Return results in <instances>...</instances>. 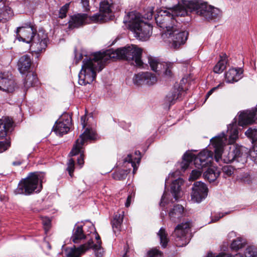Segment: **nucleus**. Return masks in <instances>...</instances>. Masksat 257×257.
<instances>
[{"label": "nucleus", "mask_w": 257, "mask_h": 257, "mask_svg": "<svg viewBox=\"0 0 257 257\" xmlns=\"http://www.w3.org/2000/svg\"><path fill=\"white\" fill-rule=\"evenodd\" d=\"M142 49L134 45H127L115 50H107L103 53H95L83 60L78 75V83L85 85L92 83L96 73L100 71L111 59H122L138 67L143 65L141 60Z\"/></svg>", "instance_id": "f257e3e1"}, {"label": "nucleus", "mask_w": 257, "mask_h": 257, "mask_svg": "<svg viewBox=\"0 0 257 257\" xmlns=\"http://www.w3.org/2000/svg\"><path fill=\"white\" fill-rule=\"evenodd\" d=\"M227 134L226 135L222 132L210 140L211 145L214 149V159L216 162H219L222 160L225 163H230L235 161L234 153L232 150L229 152L227 155L224 152L222 157L224 147L226 144H233L238 138V132L235 123L228 125Z\"/></svg>", "instance_id": "f03ea898"}, {"label": "nucleus", "mask_w": 257, "mask_h": 257, "mask_svg": "<svg viewBox=\"0 0 257 257\" xmlns=\"http://www.w3.org/2000/svg\"><path fill=\"white\" fill-rule=\"evenodd\" d=\"M213 153L207 149L201 151L196 157L192 153H186L183 155L181 168L184 171L188 167L190 162L194 160V164L197 169L192 171L189 179L195 180L201 176L203 168L211 163L213 159Z\"/></svg>", "instance_id": "7ed1b4c3"}, {"label": "nucleus", "mask_w": 257, "mask_h": 257, "mask_svg": "<svg viewBox=\"0 0 257 257\" xmlns=\"http://www.w3.org/2000/svg\"><path fill=\"white\" fill-rule=\"evenodd\" d=\"M123 23L135 37L140 40L146 41L152 35V26L145 23L140 13L136 11L128 13L124 17Z\"/></svg>", "instance_id": "20e7f679"}, {"label": "nucleus", "mask_w": 257, "mask_h": 257, "mask_svg": "<svg viewBox=\"0 0 257 257\" xmlns=\"http://www.w3.org/2000/svg\"><path fill=\"white\" fill-rule=\"evenodd\" d=\"M36 32V29L29 28L16 30V38L19 41L31 43V47L39 52L47 47V36L42 32H39L37 34Z\"/></svg>", "instance_id": "39448f33"}, {"label": "nucleus", "mask_w": 257, "mask_h": 257, "mask_svg": "<svg viewBox=\"0 0 257 257\" xmlns=\"http://www.w3.org/2000/svg\"><path fill=\"white\" fill-rule=\"evenodd\" d=\"M44 178L43 173H31L28 176L22 180L15 190V194L29 195L34 192L38 193L42 188V183Z\"/></svg>", "instance_id": "423d86ee"}, {"label": "nucleus", "mask_w": 257, "mask_h": 257, "mask_svg": "<svg viewBox=\"0 0 257 257\" xmlns=\"http://www.w3.org/2000/svg\"><path fill=\"white\" fill-rule=\"evenodd\" d=\"M44 178L43 173H31L28 176L22 180L15 190V194L29 195L34 192L38 193L42 188V183Z\"/></svg>", "instance_id": "0eeeda50"}, {"label": "nucleus", "mask_w": 257, "mask_h": 257, "mask_svg": "<svg viewBox=\"0 0 257 257\" xmlns=\"http://www.w3.org/2000/svg\"><path fill=\"white\" fill-rule=\"evenodd\" d=\"M184 4L190 12H195L206 20H215L220 18L222 15L219 9L208 5L201 0H191Z\"/></svg>", "instance_id": "6e6552de"}, {"label": "nucleus", "mask_w": 257, "mask_h": 257, "mask_svg": "<svg viewBox=\"0 0 257 257\" xmlns=\"http://www.w3.org/2000/svg\"><path fill=\"white\" fill-rule=\"evenodd\" d=\"M188 33L186 31H180L176 25L162 34L165 41L169 44L170 47L174 49H179L184 45L188 39Z\"/></svg>", "instance_id": "1a4fd4ad"}, {"label": "nucleus", "mask_w": 257, "mask_h": 257, "mask_svg": "<svg viewBox=\"0 0 257 257\" xmlns=\"http://www.w3.org/2000/svg\"><path fill=\"white\" fill-rule=\"evenodd\" d=\"M96 138V134L91 128H87L83 134H82L70 152V156H73L80 154V157L77 159V164L81 168L84 164V154L82 150V147L84 143L87 140H94Z\"/></svg>", "instance_id": "9d476101"}, {"label": "nucleus", "mask_w": 257, "mask_h": 257, "mask_svg": "<svg viewBox=\"0 0 257 257\" xmlns=\"http://www.w3.org/2000/svg\"><path fill=\"white\" fill-rule=\"evenodd\" d=\"M91 233L94 236L95 234H97L93 224H90L89 226L84 225L83 226L76 224L73 228L71 239L74 243H78L84 239H87L88 241L90 239L89 236Z\"/></svg>", "instance_id": "9b49d317"}, {"label": "nucleus", "mask_w": 257, "mask_h": 257, "mask_svg": "<svg viewBox=\"0 0 257 257\" xmlns=\"http://www.w3.org/2000/svg\"><path fill=\"white\" fill-rule=\"evenodd\" d=\"M176 16L174 13L171 14L166 10H161L155 15L156 22L159 27L168 31L175 26L176 21L174 16Z\"/></svg>", "instance_id": "f8f14e48"}, {"label": "nucleus", "mask_w": 257, "mask_h": 257, "mask_svg": "<svg viewBox=\"0 0 257 257\" xmlns=\"http://www.w3.org/2000/svg\"><path fill=\"white\" fill-rule=\"evenodd\" d=\"M188 1L181 0H160L161 5L166 9L171 10L176 16L184 17L188 15L189 10L185 6L184 2Z\"/></svg>", "instance_id": "ddd939ff"}, {"label": "nucleus", "mask_w": 257, "mask_h": 257, "mask_svg": "<svg viewBox=\"0 0 257 257\" xmlns=\"http://www.w3.org/2000/svg\"><path fill=\"white\" fill-rule=\"evenodd\" d=\"M190 222H186L178 224L175 228L173 233L177 246H183L187 244L189 239L187 237L190 229Z\"/></svg>", "instance_id": "4468645a"}, {"label": "nucleus", "mask_w": 257, "mask_h": 257, "mask_svg": "<svg viewBox=\"0 0 257 257\" xmlns=\"http://www.w3.org/2000/svg\"><path fill=\"white\" fill-rule=\"evenodd\" d=\"M208 188L207 186L201 181L195 182L192 188L191 200L194 203H199L207 196Z\"/></svg>", "instance_id": "2eb2a0df"}, {"label": "nucleus", "mask_w": 257, "mask_h": 257, "mask_svg": "<svg viewBox=\"0 0 257 257\" xmlns=\"http://www.w3.org/2000/svg\"><path fill=\"white\" fill-rule=\"evenodd\" d=\"M71 115L67 113H64L55 122L53 131L57 135L62 136L68 133L72 124Z\"/></svg>", "instance_id": "dca6fc26"}, {"label": "nucleus", "mask_w": 257, "mask_h": 257, "mask_svg": "<svg viewBox=\"0 0 257 257\" xmlns=\"http://www.w3.org/2000/svg\"><path fill=\"white\" fill-rule=\"evenodd\" d=\"M148 63L152 70L158 72L159 74L163 72L166 76H171L172 73V64L161 62L158 58L152 56H148Z\"/></svg>", "instance_id": "f3484780"}, {"label": "nucleus", "mask_w": 257, "mask_h": 257, "mask_svg": "<svg viewBox=\"0 0 257 257\" xmlns=\"http://www.w3.org/2000/svg\"><path fill=\"white\" fill-rule=\"evenodd\" d=\"M16 83L12 74L9 72H0V90L6 92H13Z\"/></svg>", "instance_id": "a211bd4d"}, {"label": "nucleus", "mask_w": 257, "mask_h": 257, "mask_svg": "<svg viewBox=\"0 0 257 257\" xmlns=\"http://www.w3.org/2000/svg\"><path fill=\"white\" fill-rule=\"evenodd\" d=\"M257 119V108L240 111L239 114L238 125L243 126L254 122Z\"/></svg>", "instance_id": "6ab92c4d"}, {"label": "nucleus", "mask_w": 257, "mask_h": 257, "mask_svg": "<svg viewBox=\"0 0 257 257\" xmlns=\"http://www.w3.org/2000/svg\"><path fill=\"white\" fill-rule=\"evenodd\" d=\"M157 81L156 76L151 72H146L138 73L135 75L133 81L135 84H147L151 85Z\"/></svg>", "instance_id": "aec40b11"}, {"label": "nucleus", "mask_w": 257, "mask_h": 257, "mask_svg": "<svg viewBox=\"0 0 257 257\" xmlns=\"http://www.w3.org/2000/svg\"><path fill=\"white\" fill-rule=\"evenodd\" d=\"M88 17L86 14H77L71 16L69 20L70 29L78 28L88 23Z\"/></svg>", "instance_id": "412c9836"}, {"label": "nucleus", "mask_w": 257, "mask_h": 257, "mask_svg": "<svg viewBox=\"0 0 257 257\" xmlns=\"http://www.w3.org/2000/svg\"><path fill=\"white\" fill-rule=\"evenodd\" d=\"M89 244L84 243L78 247H67L65 249V254L66 257H80V256L88 250Z\"/></svg>", "instance_id": "4be33fe9"}, {"label": "nucleus", "mask_w": 257, "mask_h": 257, "mask_svg": "<svg viewBox=\"0 0 257 257\" xmlns=\"http://www.w3.org/2000/svg\"><path fill=\"white\" fill-rule=\"evenodd\" d=\"M94 237L97 240L96 244H94L92 236L90 237V239H89L85 244H89V247L88 248V250L92 249L97 257H102L104 253V251L101 246L100 237L98 234H95Z\"/></svg>", "instance_id": "5701e85b"}, {"label": "nucleus", "mask_w": 257, "mask_h": 257, "mask_svg": "<svg viewBox=\"0 0 257 257\" xmlns=\"http://www.w3.org/2000/svg\"><path fill=\"white\" fill-rule=\"evenodd\" d=\"M32 65V59L30 55H25L22 56L18 62V69L22 74L29 71Z\"/></svg>", "instance_id": "b1692460"}, {"label": "nucleus", "mask_w": 257, "mask_h": 257, "mask_svg": "<svg viewBox=\"0 0 257 257\" xmlns=\"http://www.w3.org/2000/svg\"><path fill=\"white\" fill-rule=\"evenodd\" d=\"M183 88L180 86H175L166 95L165 101L169 106L174 104L180 97Z\"/></svg>", "instance_id": "393cba45"}, {"label": "nucleus", "mask_w": 257, "mask_h": 257, "mask_svg": "<svg viewBox=\"0 0 257 257\" xmlns=\"http://www.w3.org/2000/svg\"><path fill=\"white\" fill-rule=\"evenodd\" d=\"M242 72L240 69L231 68L225 73V80L227 83L237 82L241 78Z\"/></svg>", "instance_id": "a878e982"}, {"label": "nucleus", "mask_w": 257, "mask_h": 257, "mask_svg": "<svg viewBox=\"0 0 257 257\" xmlns=\"http://www.w3.org/2000/svg\"><path fill=\"white\" fill-rule=\"evenodd\" d=\"M235 161L237 162H244L247 157V149L242 146H235L232 148Z\"/></svg>", "instance_id": "bb28decb"}, {"label": "nucleus", "mask_w": 257, "mask_h": 257, "mask_svg": "<svg viewBox=\"0 0 257 257\" xmlns=\"http://www.w3.org/2000/svg\"><path fill=\"white\" fill-rule=\"evenodd\" d=\"M12 119L9 117L0 119V139L5 137L8 131L12 127Z\"/></svg>", "instance_id": "cd10ccee"}, {"label": "nucleus", "mask_w": 257, "mask_h": 257, "mask_svg": "<svg viewBox=\"0 0 257 257\" xmlns=\"http://www.w3.org/2000/svg\"><path fill=\"white\" fill-rule=\"evenodd\" d=\"M184 209V207L181 205H175L169 213L170 219L174 222L177 221L183 216Z\"/></svg>", "instance_id": "c85d7f7f"}, {"label": "nucleus", "mask_w": 257, "mask_h": 257, "mask_svg": "<svg viewBox=\"0 0 257 257\" xmlns=\"http://www.w3.org/2000/svg\"><path fill=\"white\" fill-rule=\"evenodd\" d=\"M219 170L215 167L208 168L204 173V178L209 182H214L218 177L220 174Z\"/></svg>", "instance_id": "c756f323"}, {"label": "nucleus", "mask_w": 257, "mask_h": 257, "mask_svg": "<svg viewBox=\"0 0 257 257\" xmlns=\"http://www.w3.org/2000/svg\"><path fill=\"white\" fill-rule=\"evenodd\" d=\"M14 14L11 7L4 6L0 8V20L4 22L8 21L14 16Z\"/></svg>", "instance_id": "7c9ffc66"}, {"label": "nucleus", "mask_w": 257, "mask_h": 257, "mask_svg": "<svg viewBox=\"0 0 257 257\" xmlns=\"http://www.w3.org/2000/svg\"><path fill=\"white\" fill-rule=\"evenodd\" d=\"M184 181L182 179L178 178L173 181L171 190L174 196V198L177 200L179 198V194L181 190V186L183 184Z\"/></svg>", "instance_id": "2f4dec72"}, {"label": "nucleus", "mask_w": 257, "mask_h": 257, "mask_svg": "<svg viewBox=\"0 0 257 257\" xmlns=\"http://www.w3.org/2000/svg\"><path fill=\"white\" fill-rule=\"evenodd\" d=\"M113 3L112 0H103L100 4V11L103 13V16H106V15H110L111 16L112 7Z\"/></svg>", "instance_id": "473e14b6"}, {"label": "nucleus", "mask_w": 257, "mask_h": 257, "mask_svg": "<svg viewBox=\"0 0 257 257\" xmlns=\"http://www.w3.org/2000/svg\"><path fill=\"white\" fill-rule=\"evenodd\" d=\"M123 218V212L115 214L111 221L112 227L114 232L120 231Z\"/></svg>", "instance_id": "72a5a7b5"}, {"label": "nucleus", "mask_w": 257, "mask_h": 257, "mask_svg": "<svg viewBox=\"0 0 257 257\" xmlns=\"http://www.w3.org/2000/svg\"><path fill=\"white\" fill-rule=\"evenodd\" d=\"M38 82V78L33 72L28 73L25 79L24 84L26 88L35 86Z\"/></svg>", "instance_id": "f704fd0d"}, {"label": "nucleus", "mask_w": 257, "mask_h": 257, "mask_svg": "<svg viewBox=\"0 0 257 257\" xmlns=\"http://www.w3.org/2000/svg\"><path fill=\"white\" fill-rule=\"evenodd\" d=\"M226 55L223 54L220 56V59L214 66L213 71L216 73H221L226 68L227 64Z\"/></svg>", "instance_id": "c9c22d12"}, {"label": "nucleus", "mask_w": 257, "mask_h": 257, "mask_svg": "<svg viewBox=\"0 0 257 257\" xmlns=\"http://www.w3.org/2000/svg\"><path fill=\"white\" fill-rule=\"evenodd\" d=\"M159 236L160 243L163 248H165L168 242V234L163 227H161L158 233Z\"/></svg>", "instance_id": "e433bc0d"}, {"label": "nucleus", "mask_w": 257, "mask_h": 257, "mask_svg": "<svg viewBox=\"0 0 257 257\" xmlns=\"http://www.w3.org/2000/svg\"><path fill=\"white\" fill-rule=\"evenodd\" d=\"M245 243L246 242L244 239L241 237H237L232 242L231 248L232 249L237 250L243 247Z\"/></svg>", "instance_id": "4c0bfd02"}, {"label": "nucleus", "mask_w": 257, "mask_h": 257, "mask_svg": "<svg viewBox=\"0 0 257 257\" xmlns=\"http://www.w3.org/2000/svg\"><path fill=\"white\" fill-rule=\"evenodd\" d=\"M245 135L251 140L252 144L257 142V128H249L245 133Z\"/></svg>", "instance_id": "58836bf2"}, {"label": "nucleus", "mask_w": 257, "mask_h": 257, "mask_svg": "<svg viewBox=\"0 0 257 257\" xmlns=\"http://www.w3.org/2000/svg\"><path fill=\"white\" fill-rule=\"evenodd\" d=\"M140 161V158L137 159L135 158V160H134L132 158V155L131 154H128L126 158L124 159V162H128L131 164L132 167H133V173H135L136 170H137L138 167L137 166L136 163L138 164H139Z\"/></svg>", "instance_id": "ea45409f"}, {"label": "nucleus", "mask_w": 257, "mask_h": 257, "mask_svg": "<svg viewBox=\"0 0 257 257\" xmlns=\"http://www.w3.org/2000/svg\"><path fill=\"white\" fill-rule=\"evenodd\" d=\"M223 177L226 178L231 177L234 172V168L230 165L224 166L222 168Z\"/></svg>", "instance_id": "a19ab883"}, {"label": "nucleus", "mask_w": 257, "mask_h": 257, "mask_svg": "<svg viewBox=\"0 0 257 257\" xmlns=\"http://www.w3.org/2000/svg\"><path fill=\"white\" fill-rule=\"evenodd\" d=\"M245 257H254L257 255V249L253 246L247 247L244 251Z\"/></svg>", "instance_id": "79ce46f5"}, {"label": "nucleus", "mask_w": 257, "mask_h": 257, "mask_svg": "<svg viewBox=\"0 0 257 257\" xmlns=\"http://www.w3.org/2000/svg\"><path fill=\"white\" fill-rule=\"evenodd\" d=\"M69 6L70 3H67L60 8L59 11V18L63 19L66 17Z\"/></svg>", "instance_id": "37998d69"}, {"label": "nucleus", "mask_w": 257, "mask_h": 257, "mask_svg": "<svg viewBox=\"0 0 257 257\" xmlns=\"http://www.w3.org/2000/svg\"><path fill=\"white\" fill-rule=\"evenodd\" d=\"M206 257H243L240 253H237L234 255L225 253H220L218 255L215 256L212 252H208Z\"/></svg>", "instance_id": "c03bdc74"}, {"label": "nucleus", "mask_w": 257, "mask_h": 257, "mask_svg": "<svg viewBox=\"0 0 257 257\" xmlns=\"http://www.w3.org/2000/svg\"><path fill=\"white\" fill-rule=\"evenodd\" d=\"M74 160L73 159H70L67 163V171L69 175L72 177L73 175V171L75 168Z\"/></svg>", "instance_id": "a18cd8bd"}, {"label": "nucleus", "mask_w": 257, "mask_h": 257, "mask_svg": "<svg viewBox=\"0 0 257 257\" xmlns=\"http://www.w3.org/2000/svg\"><path fill=\"white\" fill-rule=\"evenodd\" d=\"M249 156L252 160L257 164V143L254 144L250 150Z\"/></svg>", "instance_id": "49530a36"}, {"label": "nucleus", "mask_w": 257, "mask_h": 257, "mask_svg": "<svg viewBox=\"0 0 257 257\" xmlns=\"http://www.w3.org/2000/svg\"><path fill=\"white\" fill-rule=\"evenodd\" d=\"M162 254L160 250L155 248L148 252L147 257H162Z\"/></svg>", "instance_id": "de8ad7c7"}, {"label": "nucleus", "mask_w": 257, "mask_h": 257, "mask_svg": "<svg viewBox=\"0 0 257 257\" xmlns=\"http://www.w3.org/2000/svg\"><path fill=\"white\" fill-rule=\"evenodd\" d=\"M42 223L43 225L44 229L45 230V232L47 234L51 228V221L49 218L45 217L43 218Z\"/></svg>", "instance_id": "09e8293b"}, {"label": "nucleus", "mask_w": 257, "mask_h": 257, "mask_svg": "<svg viewBox=\"0 0 257 257\" xmlns=\"http://www.w3.org/2000/svg\"><path fill=\"white\" fill-rule=\"evenodd\" d=\"M11 142L9 140L6 139L4 141L0 142V153H3L8 149L10 147Z\"/></svg>", "instance_id": "8fccbe9b"}, {"label": "nucleus", "mask_w": 257, "mask_h": 257, "mask_svg": "<svg viewBox=\"0 0 257 257\" xmlns=\"http://www.w3.org/2000/svg\"><path fill=\"white\" fill-rule=\"evenodd\" d=\"M127 175V171L124 170H121L113 174V178L115 179L123 180L125 178Z\"/></svg>", "instance_id": "3c124183"}, {"label": "nucleus", "mask_w": 257, "mask_h": 257, "mask_svg": "<svg viewBox=\"0 0 257 257\" xmlns=\"http://www.w3.org/2000/svg\"><path fill=\"white\" fill-rule=\"evenodd\" d=\"M29 28L32 29H36L33 23H32L31 22H28L23 24L21 27H18L17 30H20L21 29H29Z\"/></svg>", "instance_id": "603ef678"}, {"label": "nucleus", "mask_w": 257, "mask_h": 257, "mask_svg": "<svg viewBox=\"0 0 257 257\" xmlns=\"http://www.w3.org/2000/svg\"><path fill=\"white\" fill-rule=\"evenodd\" d=\"M81 3L83 8L85 11L89 10V0H81Z\"/></svg>", "instance_id": "864d4df0"}, {"label": "nucleus", "mask_w": 257, "mask_h": 257, "mask_svg": "<svg viewBox=\"0 0 257 257\" xmlns=\"http://www.w3.org/2000/svg\"><path fill=\"white\" fill-rule=\"evenodd\" d=\"M222 86V84H219V85H218L216 87H214L213 88H212V89H211L206 94V98H205V100H206V99L212 94V93L215 91L217 89H218L219 87Z\"/></svg>", "instance_id": "5fc2aeb1"}, {"label": "nucleus", "mask_w": 257, "mask_h": 257, "mask_svg": "<svg viewBox=\"0 0 257 257\" xmlns=\"http://www.w3.org/2000/svg\"><path fill=\"white\" fill-rule=\"evenodd\" d=\"M134 198V194H131V195H130L127 196L126 202L125 203V207H128L130 206V205L131 204V202Z\"/></svg>", "instance_id": "6e6d98bb"}, {"label": "nucleus", "mask_w": 257, "mask_h": 257, "mask_svg": "<svg viewBox=\"0 0 257 257\" xmlns=\"http://www.w3.org/2000/svg\"><path fill=\"white\" fill-rule=\"evenodd\" d=\"M153 9H154L153 8H151V9H150L149 10L148 14L147 16V18L148 19H152L153 15V13H154Z\"/></svg>", "instance_id": "4d7b16f0"}, {"label": "nucleus", "mask_w": 257, "mask_h": 257, "mask_svg": "<svg viewBox=\"0 0 257 257\" xmlns=\"http://www.w3.org/2000/svg\"><path fill=\"white\" fill-rule=\"evenodd\" d=\"M224 216V214L222 213H219L216 216H215L212 219V222H215L218 221L220 218Z\"/></svg>", "instance_id": "13d9d810"}, {"label": "nucleus", "mask_w": 257, "mask_h": 257, "mask_svg": "<svg viewBox=\"0 0 257 257\" xmlns=\"http://www.w3.org/2000/svg\"><path fill=\"white\" fill-rule=\"evenodd\" d=\"M120 125L124 129L126 130L130 127L131 124L130 123H126L125 122L122 121L120 122Z\"/></svg>", "instance_id": "bf43d9fd"}, {"label": "nucleus", "mask_w": 257, "mask_h": 257, "mask_svg": "<svg viewBox=\"0 0 257 257\" xmlns=\"http://www.w3.org/2000/svg\"><path fill=\"white\" fill-rule=\"evenodd\" d=\"M85 119H86V116L83 115L81 117V123L82 125V127L84 128L86 126L85 124Z\"/></svg>", "instance_id": "052dcab7"}, {"label": "nucleus", "mask_w": 257, "mask_h": 257, "mask_svg": "<svg viewBox=\"0 0 257 257\" xmlns=\"http://www.w3.org/2000/svg\"><path fill=\"white\" fill-rule=\"evenodd\" d=\"M23 163V161L21 159H19L13 162L12 164L13 166H20Z\"/></svg>", "instance_id": "680f3d73"}, {"label": "nucleus", "mask_w": 257, "mask_h": 257, "mask_svg": "<svg viewBox=\"0 0 257 257\" xmlns=\"http://www.w3.org/2000/svg\"><path fill=\"white\" fill-rule=\"evenodd\" d=\"M165 195H166V193L164 192L163 195H162V198H161V202H160V205L161 206H164V200L165 198Z\"/></svg>", "instance_id": "e2e57ef3"}, {"label": "nucleus", "mask_w": 257, "mask_h": 257, "mask_svg": "<svg viewBox=\"0 0 257 257\" xmlns=\"http://www.w3.org/2000/svg\"><path fill=\"white\" fill-rule=\"evenodd\" d=\"M44 245H45V247H46L48 249H51V246L49 242H45Z\"/></svg>", "instance_id": "0e129e2a"}, {"label": "nucleus", "mask_w": 257, "mask_h": 257, "mask_svg": "<svg viewBox=\"0 0 257 257\" xmlns=\"http://www.w3.org/2000/svg\"><path fill=\"white\" fill-rule=\"evenodd\" d=\"M229 235L230 236H234L235 235V232H233V231H232L231 232L229 233Z\"/></svg>", "instance_id": "69168bd1"}, {"label": "nucleus", "mask_w": 257, "mask_h": 257, "mask_svg": "<svg viewBox=\"0 0 257 257\" xmlns=\"http://www.w3.org/2000/svg\"><path fill=\"white\" fill-rule=\"evenodd\" d=\"M82 58V55H80V57H79V60H80V59H81V58ZM78 61H76V63H78Z\"/></svg>", "instance_id": "338daca9"}, {"label": "nucleus", "mask_w": 257, "mask_h": 257, "mask_svg": "<svg viewBox=\"0 0 257 257\" xmlns=\"http://www.w3.org/2000/svg\"><path fill=\"white\" fill-rule=\"evenodd\" d=\"M126 252H127V251H126V252L123 254V257H127V255H126Z\"/></svg>", "instance_id": "774afa93"}]
</instances>
